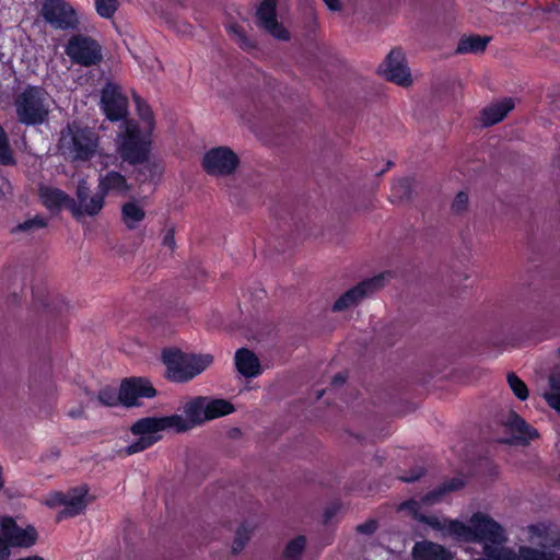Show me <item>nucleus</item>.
<instances>
[{
	"label": "nucleus",
	"instance_id": "f257e3e1",
	"mask_svg": "<svg viewBox=\"0 0 560 560\" xmlns=\"http://www.w3.org/2000/svg\"><path fill=\"white\" fill-rule=\"evenodd\" d=\"M162 362L165 365V378L172 383L186 384L205 372L212 363L209 353H189L178 348H164Z\"/></svg>",
	"mask_w": 560,
	"mask_h": 560
},
{
	"label": "nucleus",
	"instance_id": "f03ea898",
	"mask_svg": "<svg viewBox=\"0 0 560 560\" xmlns=\"http://www.w3.org/2000/svg\"><path fill=\"white\" fill-rule=\"evenodd\" d=\"M98 148L97 133L88 126L75 121L62 128L59 139V149L71 161H91Z\"/></svg>",
	"mask_w": 560,
	"mask_h": 560
},
{
	"label": "nucleus",
	"instance_id": "7ed1b4c3",
	"mask_svg": "<svg viewBox=\"0 0 560 560\" xmlns=\"http://www.w3.org/2000/svg\"><path fill=\"white\" fill-rule=\"evenodd\" d=\"M18 120L25 126H39L48 120L49 94L39 85H26L14 98Z\"/></svg>",
	"mask_w": 560,
	"mask_h": 560
},
{
	"label": "nucleus",
	"instance_id": "20e7f679",
	"mask_svg": "<svg viewBox=\"0 0 560 560\" xmlns=\"http://www.w3.org/2000/svg\"><path fill=\"white\" fill-rule=\"evenodd\" d=\"M152 133L153 131L143 129L139 121L126 119L124 130L118 137V153L122 161L132 165L148 161L151 152Z\"/></svg>",
	"mask_w": 560,
	"mask_h": 560
},
{
	"label": "nucleus",
	"instance_id": "39448f33",
	"mask_svg": "<svg viewBox=\"0 0 560 560\" xmlns=\"http://www.w3.org/2000/svg\"><path fill=\"white\" fill-rule=\"evenodd\" d=\"M40 15L54 30L74 31L80 24L75 9L66 0H44Z\"/></svg>",
	"mask_w": 560,
	"mask_h": 560
},
{
	"label": "nucleus",
	"instance_id": "423d86ee",
	"mask_svg": "<svg viewBox=\"0 0 560 560\" xmlns=\"http://www.w3.org/2000/svg\"><path fill=\"white\" fill-rule=\"evenodd\" d=\"M65 50L73 63L83 67L95 66L102 60L101 45L92 37L82 34L72 35Z\"/></svg>",
	"mask_w": 560,
	"mask_h": 560
},
{
	"label": "nucleus",
	"instance_id": "0eeeda50",
	"mask_svg": "<svg viewBox=\"0 0 560 560\" xmlns=\"http://www.w3.org/2000/svg\"><path fill=\"white\" fill-rule=\"evenodd\" d=\"M389 276L390 272H383L361 281L357 285L347 290L335 301L332 311L341 312L357 305L362 299L383 288L385 279Z\"/></svg>",
	"mask_w": 560,
	"mask_h": 560
},
{
	"label": "nucleus",
	"instance_id": "6e6552de",
	"mask_svg": "<svg viewBox=\"0 0 560 560\" xmlns=\"http://www.w3.org/2000/svg\"><path fill=\"white\" fill-rule=\"evenodd\" d=\"M238 164L237 154L229 147L212 148L202 159V167L209 175H231Z\"/></svg>",
	"mask_w": 560,
	"mask_h": 560
},
{
	"label": "nucleus",
	"instance_id": "1a4fd4ad",
	"mask_svg": "<svg viewBox=\"0 0 560 560\" xmlns=\"http://www.w3.org/2000/svg\"><path fill=\"white\" fill-rule=\"evenodd\" d=\"M378 73L387 81L400 86H409L412 82L401 48H393L385 60L378 66Z\"/></svg>",
	"mask_w": 560,
	"mask_h": 560
},
{
	"label": "nucleus",
	"instance_id": "9d476101",
	"mask_svg": "<svg viewBox=\"0 0 560 560\" xmlns=\"http://www.w3.org/2000/svg\"><path fill=\"white\" fill-rule=\"evenodd\" d=\"M120 394L121 406L132 408L141 406V398H154L158 390L148 378L131 376L120 382Z\"/></svg>",
	"mask_w": 560,
	"mask_h": 560
},
{
	"label": "nucleus",
	"instance_id": "9b49d317",
	"mask_svg": "<svg viewBox=\"0 0 560 560\" xmlns=\"http://www.w3.org/2000/svg\"><path fill=\"white\" fill-rule=\"evenodd\" d=\"M471 541H486L501 545L505 541L502 526L492 517L481 512L475 513L471 518Z\"/></svg>",
	"mask_w": 560,
	"mask_h": 560
},
{
	"label": "nucleus",
	"instance_id": "f8f14e48",
	"mask_svg": "<svg viewBox=\"0 0 560 560\" xmlns=\"http://www.w3.org/2000/svg\"><path fill=\"white\" fill-rule=\"evenodd\" d=\"M0 527L11 548H30L37 541L38 534L34 526L21 527L12 516H1Z\"/></svg>",
	"mask_w": 560,
	"mask_h": 560
},
{
	"label": "nucleus",
	"instance_id": "ddd939ff",
	"mask_svg": "<svg viewBox=\"0 0 560 560\" xmlns=\"http://www.w3.org/2000/svg\"><path fill=\"white\" fill-rule=\"evenodd\" d=\"M101 107L108 120L119 121L128 114V100L118 85L108 83L102 90Z\"/></svg>",
	"mask_w": 560,
	"mask_h": 560
},
{
	"label": "nucleus",
	"instance_id": "4468645a",
	"mask_svg": "<svg viewBox=\"0 0 560 560\" xmlns=\"http://www.w3.org/2000/svg\"><path fill=\"white\" fill-rule=\"evenodd\" d=\"M168 428H176L178 432L188 429L185 420L180 416L173 415L160 418L147 417L139 419L131 425V432L135 435H158L159 432Z\"/></svg>",
	"mask_w": 560,
	"mask_h": 560
},
{
	"label": "nucleus",
	"instance_id": "2eb2a0df",
	"mask_svg": "<svg viewBox=\"0 0 560 560\" xmlns=\"http://www.w3.org/2000/svg\"><path fill=\"white\" fill-rule=\"evenodd\" d=\"M278 0H262L257 8L258 25L277 39L289 40L290 34L278 21Z\"/></svg>",
	"mask_w": 560,
	"mask_h": 560
},
{
	"label": "nucleus",
	"instance_id": "dca6fc26",
	"mask_svg": "<svg viewBox=\"0 0 560 560\" xmlns=\"http://www.w3.org/2000/svg\"><path fill=\"white\" fill-rule=\"evenodd\" d=\"M422 521L438 530H445L452 537L462 541H471V524L467 525L458 520L439 518L438 516H424Z\"/></svg>",
	"mask_w": 560,
	"mask_h": 560
},
{
	"label": "nucleus",
	"instance_id": "f3484780",
	"mask_svg": "<svg viewBox=\"0 0 560 560\" xmlns=\"http://www.w3.org/2000/svg\"><path fill=\"white\" fill-rule=\"evenodd\" d=\"M88 493L89 488L86 486L73 488L66 493V503L63 510L58 513L57 520L61 521L83 513L88 505Z\"/></svg>",
	"mask_w": 560,
	"mask_h": 560
},
{
	"label": "nucleus",
	"instance_id": "a211bd4d",
	"mask_svg": "<svg viewBox=\"0 0 560 560\" xmlns=\"http://www.w3.org/2000/svg\"><path fill=\"white\" fill-rule=\"evenodd\" d=\"M97 189L105 197L108 195L125 196L130 190V186L121 173L108 171L98 177Z\"/></svg>",
	"mask_w": 560,
	"mask_h": 560
},
{
	"label": "nucleus",
	"instance_id": "6ab92c4d",
	"mask_svg": "<svg viewBox=\"0 0 560 560\" xmlns=\"http://www.w3.org/2000/svg\"><path fill=\"white\" fill-rule=\"evenodd\" d=\"M32 295L36 307H43L47 315L58 318L59 324L63 326V317L70 310L69 303L60 296L48 300L47 296H40L38 290L34 289L32 291Z\"/></svg>",
	"mask_w": 560,
	"mask_h": 560
},
{
	"label": "nucleus",
	"instance_id": "aec40b11",
	"mask_svg": "<svg viewBox=\"0 0 560 560\" xmlns=\"http://www.w3.org/2000/svg\"><path fill=\"white\" fill-rule=\"evenodd\" d=\"M235 366L238 373L247 378L256 377L261 373L258 357L247 348H241L236 351Z\"/></svg>",
	"mask_w": 560,
	"mask_h": 560
},
{
	"label": "nucleus",
	"instance_id": "412c9836",
	"mask_svg": "<svg viewBox=\"0 0 560 560\" xmlns=\"http://www.w3.org/2000/svg\"><path fill=\"white\" fill-rule=\"evenodd\" d=\"M515 104L513 98L505 97L488 107H485L480 113V120L483 126L490 127L504 119V117L514 108Z\"/></svg>",
	"mask_w": 560,
	"mask_h": 560
},
{
	"label": "nucleus",
	"instance_id": "4be33fe9",
	"mask_svg": "<svg viewBox=\"0 0 560 560\" xmlns=\"http://www.w3.org/2000/svg\"><path fill=\"white\" fill-rule=\"evenodd\" d=\"M415 560H452L448 550L432 541L416 542L412 549Z\"/></svg>",
	"mask_w": 560,
	"mask_h": 560
},
{
	"label": "nucleus",
	"instance_id": "5701e85b",
	"mask_svg": "<svg viewBox=\"0 0 560 560\" xmlns=\"http://www.w3.org/2000/svg\"><path fill=\"white\" fill-rule=\"evenodd\" d=\"M506 427L515 434L516 439L525 443H528L539 436L538 431L514 411L510 413Z\"/></svg>",
	"mask_w": 560,
	"mask_h": 560
},
{
	"label": "nucleus",
	"instance_id": "b1692460",
	"mask_svg": "<svg viewBox=\"0 0 560 560\" xmlns=\"http://www.w3.org/2000/svg\"><path fill=\"white\" fill-rule=\"evenodd\" d=\"M465 485H466V480L464 477H453L448 480H445L444 482L439 485L433 490L429 491L424 495L423 501L425 503H430V504L436 503V502L441 501V499L445 494L453 492V491H458V490L463 489L465 487Z\"/></svg>",
	"mask_w": 560,
	"mask_h": 560
},
{
	"label": "nucleus",
	"instance_id": "393cba45",
	"mask_svg": "<svg viewBox=\"0 0 560 560\" xmlns=\"http://www.w3.org/2000/svg\"><path fill=\"white\" fill-rule=\"evenodd\" d=\"M491 37L481 36L477 34L472 35H464L459 38L456 54L465 55V54H480L483 52L490 43Z\"/></svg>",
	"mask_w": 560,
	"mask_h": 560
},
{
	"label": "nucleus",
	"instance_id": "a878e982",
	"mask_svg": "<svg viewBox=\"0 0 560 560\" xmlns=\"http://www.w3.org/2000/svg\"><path fill=\"white\" fill-rule=\"evenodd\" d=\"M40 198L43 205L49 209H60L63 206H69L72 208L74 205V200L69 197L63 190L59 188H45L40 191Z\"/></svg>",
	"mask_w": 560,
	"mask_h": 560
},
{
	"label": "nucleus",
	"instance_id": "bb28decb",
	"mask_svg": "<svg viewBox=\"0 0 560 560\" xmlns=\"http://www.w3.org/2000/svg\"><path fill=\"white\" fill-rule=\"evenodd\" d=\"M145 218V211L136 201H128L121 207V219L127 229L135 230Z\"/></svg>",
	"mask_w": 560,
	"mask_h": 560
},
{
	"label": "nucleus",
	"instance_id": "cd10ccee",
	"mask_svg": "<svg viewBox=\"0 0 560 560\" xmlns=\"http://www.w3.org/2000/svg\"><path fill=\"white\" fill-rule=\"evenodd\" d=\"M208 397L198 396L188 401L185 406V413L194 424H201L206 419V407Z\"/></svg>",
	"mask_w": 560,
	"mask_h": 560
},
{
	"label": "nucleus",
	"instance_id": "c85d7f7f",
	"mask_svg": "<svg viewBox=\"0 0 560 560\" xmlns=\"http://www.w3.org/2000/svg\"><path fill=\"white\" fill-rule=\"evenodd\" d=\"M105 196L97 189L96 194L90 196L85 202L80 203L78 207L72 205V212L74 215L86 214L90 217L96 215L104 207Z\"/></svg>",
	"mask_w": 560,
	"mask_h": 560
},
{
	"label": "nucleus",
	"instance_id": "c756f323",
	"mask_svg": "<svg viewBox=\"0 0 560 560\" xmlns=\"http://www.w3.org/2000/svg\"><path fill=\"white\" fill-rule=\"evenodd\" d=\"M132 101L136 106L137 115L143 122L142 128L149 131H154L155 119L150 105L147 103L145 100H143L140 95H138L135 92L132 93Z\"/></svg>",
	"mask_w": 560,
	"mask_h": 560
},
{
	"label": "nucleus",
	"instance_id": "7c9ffc66",
	"mask_svg": "<svg viewBox=\"0 0 560 560\" xmlns=\"http://www.w3.org/2000/svg\"><path fill=\"white\" fill-rule=\"evenodd\" d=\"M235 408L232 402H230L226 399L222 398H214L207 400V407H206V419L213 420L220 417L228 416L232 412H234Z\"/></svg>",
	"mask_w": 560,
	"mask_h": 560
},
{
	"label": "nucleus",
	"instance_id": "2f4dec72",
	"mask_svg": "<svg viewBox=\"0 0 560 560\" xmlns=\"http://www.w3.org/2000/svg\"><path fill=\"white\" fill-rule=\"evenodd\" d=\"M413 192V178L404 177L396 180L392 186V197L402 200H410Z\"/></svg>",
	"mask_w": 560,
	"mask_h": 560
},
{
	"label": "nucleus",
	"instance_id": "473e14b6",
	"mask_svg": "<svg viewBox=\"0 0 560 560\" xmlns=\"http://www.w3.org/2000/svg\"><path fill=\"white\" fill-rule=\"evenodd\" d=\"M305 547L306 537L304 535H299L287 544L282 556L284 560H300Z\"/></svg>",
	"mask_w": 560,
	"mask_h": 560
},
{
	"label": "nucleus",
	"instance_id": "72a5a7b5",
	"mask_svg": "<svg viewBox=\"0 0 560 560\" xmlns=\"http://www.w3.org/2000/svg\"><path fill=\"white\" fill-rule=\"evenodd\" d=\"M0 164L4 166H13L16 164V160L13 155V150L10 145L9 137L0 125Z\"/></svg>",
	"mask_w": 560,
	"mask_h": 560
},
{
	"label": "nucleus",
	"instance_id": "f704fd0d",
	"mask_svg": "<svg viewBox=\"0 0 560 560\" xmlns=\"http://www.w3.org/2000/svg\"><path fill=\"white\" fill-rule=\"evenodd\" d=\"M97 400L105 407H116L121 405L120 388L117 390L115 387L106 385L97 393Z\"/></svg>",
	"mask_w": 560,
	"mask_h": 560
},
{
	"label": "nucleus",
	"instance_id": "c9c22d12",
	"mask_svg": "<svg viewBox=\"0 0 560 560\" xmlns=\"http://www.w3.org/2000/svg\"><path fill=\"white\" fill-rule=\"evenodd\" d=\"M506 378L508 384L512 392L514 393V395L520 400H526L529 395L526 384L514 372H510Z\"/></svg>",
	"mask_w": 560,
	"mask_h": 560
},
{
	"label": "nucleus",
	"instance_id": "e433bc0d",
	"mask_svg": "<svg viewBox=\"0 0 560 560\" xmlns=\"http://www.w3.org/2000/svg\"><path fill=\"white\" fill-rule=\"evenodd\" d=\"M160 439L159 435H139V439L126 447V453L132 455L152 446Z\"/></svg>",
	"mask_w": 560,
	"mask_h": 560
},
{
	"label": "nucleus",
	"instance_id": "4c0bfd02",
	"mask_svg": "<svg viewBox=\"0 0 560 560\" xmlns=\"http://www.w3.org/2000/svg\"><path fill=\"white\" fill-rule=\"evenodd\" d=\"M158 175L159 167L156 164L142 163L141 166L136 170L135 178L138 183L143 184L147 182H153Z\"/></svg>",
	"mask_w": 560,
	"mask_h": 560
},
{
	"label": "nucleus",
	"instance_id": "58836bf2",
	"mask_svg": "<svg viewBox=\"0 0 560 560\" xmlns=\"http://www.w3.org/2000/svg\"><path fill=\"white\" fill-rule=\"evenodd\" d=\"M95 9L100 16L110 19L118 9L117 0H95Z\"/></svg>",
	"mask_w": 560,
	"mask_h": 560
},
{
	"label": "nucleus",
	"instance_id": "ea45409f",
	"mask_svg": "<svg viewBox=\"0 0 560 560\" xmlns=\"http://www.w3.org/2000/svg\"><path fill=\"white\" fill-rule=\"evenodd\" d=\"M249 540V530L244 524L240 525L236 529L235 537L232 545V552L234 555L240 553L247 541Z\"/></svg>",
	"mask_w": 560,
	"mask_h": 560
},
{
	"label": "nucleus",
	"instance_id": "a19ab883",
	"mask_svg": "<svg viewBox=\"0 0 560 560\" xmlns=\"http://www.w3.org/2000/svg\"><path fill=\"white\" fill-rule=\"evenodd\" d=\"M47 226V220L44 217L35 215L16 225L14 231L26 232L34 229H43Z\"/></svg>",
	"mask_w": 560,
	"mask_h": 560
},
{
	"label": "nucleus",
	"instance_id": "79ce46f5",
	"mask_svg": "<svg viewBox=\"0 0 560 560\" xmlns=\"http://www.w3.org/2000/svg\"><path fill=\"white\" fill-rule=\"evenodd\" d=\"M518 560H542L545 550H539L528 546H522L518 549Z\"/></svg>",
	"mask_w": 560,
	"mask_h": 560
},
{
	"label": "nucleus",
	"instance_id": "37998d69",
	"mask_svg": "<svg viewBox=\"0 0 560 560\" xmlns=\"http://www.w3.org/2000/svg\"><path fill=\"white\" fill-rule=\"evenodd\" d=\"M31 388L33 390L40 392L46 397L54 396L56 394V392H57V386H56V384H55V382L52 381L51 377H46L45 378V384L43 386H37L36 381H34L31 384Z\"/></svg>",
	"mask_w": 560,
	"mask_h": 560
},
{
	"label": "nucleus",
	"instance_id": "c03bdc74",
	"mask_svg": "<svg viewBox=\"0 0 560 560\" xmlns=\"http://www.w3.org/2000/svg\"><path fill=\"white\" fill-rule=\"evenodd\" d=\"M468 206V195L465 191H459L452 203L453 212L460 213L467 209Z\"/></svg>",
	"mask_w": 560,
	"mask_h": 560
},
{
	"label": "nucleus",
	"instance_id": "a18cd8bd",
	"mask_svg": "<svg viewBox=\"0 0 560 560\" xmlns=\"http://www.w3.org/2000/svg\"><path fill=\"white\" fill-rule=\"evenodd\" d=\"M91 190L88 182L85 179H81L78 183L75 196L79 201V205L85 202L90 197Z\"/></svg>",
	"mask_w": 560,
	"mask_h": 560
},
{
	"label": "nucleus",
	"instance_id": "49530a36",
	"mask_svg": "<svg viewBox=\"0 0 560 560\" xmlns=\"http://www.w3.org/2000/svg\"><path fill=\"white\" fill-rule=\"evenodd\" d=\"M424 475L425 469L423 467H415L405 475L400 476L399 479L404 482H413L419 480Z\"/></svg>",
	"mask_w": 560,
	"mask_h": 560
},
{
	"label": "nucleus",
	"instance_id": "de8ad7c7",
	"mask_svg": "<svg viewBox=\"0 0 560 560\" xmlns=\"http://www.w3.org/2000/svg\"><path fill=\"white\" fill-rule=\"evenodd\" d=\"M357 532L363 535H372L377 529V522L375 520H368L357 526Z\"/></svg>",
	"mask_w": 560,
	"mask_h": 560
},
{
	"label": "nucleus",
	"instance_id": "09e8293b",
	"mask_svg": "<svg viewBox=\"0 0 560 560\" xmlns=\"http://www.w3.org/2000/svg\"><path fill=\"white\" fill-rule=\"evenodd\" d=\"M65 503H66V493L59 492V491L51 493L46 501V504L49 508L65 506Z\"/></svg>",
	"mask_w": 560,
	"mask_h": 560
},
{
	"label": "nucleus",
	"instance_id": "8fccbe9b",
	"mask_svg": "<svg viewBox=\"0 0 560 560\" xmlns=\"http://www.w3.org/2000/svg\"><path fill=\"white\" fill-rule=\"evenodd\" d=\"M339 512V505L334 503L327 506L323 514L324 524H328Z\"/></svg>",
	"mask_w": 560,
	"mask_h": 560
},
{
	"label": "nucleus",
	"instance_id": "3c124183",
	"mask_svg": "<svg viewBox=\"0 0 560 560\" xmlns=\"http://www.w3.org/2000/svg\"><path fill=\"white\" fill-rule=\"evenodd\" d=\"M548 405L560 412V393H550L546 395Z\"/></svg>",
	"mask_w": 560,
	"mask_h": 560
},
{
	"label": "nucleus",
	"instance_id": "603ef678",
	"mask_svg": "<svg viewBox=\"0 0 560 560\" xmlns=\"http://www.w3.org/2000/svg\"><path fill=\"white\" fill-rule=\"evenodd\" d=\"M229 30L231 32H233L235 35H237L240 42H241V46L242 47H247L248 46V39L244 33V31L237 26V25H230L229 26Z\"/></svg>",
	"mask_w": 560,
	"mask_h": 560
},
{
	"label": "nucleus",
	"instance_id": "864d4df0",
	"mask_svg": "<svg viewBox=\"0 0 560 560\" xmlns=\"http://www.w3.org/2000/svg\"><path fill=\"white\" fill-rule=\"evenodd\" d=\"M163 245L168 247L171 250L175 247V233L173 229H168L163 237Z\"/></svg>",
	"mask_w": 560,
	"mask_h": 560
},
{
	"label": "nucleus",
	"instance_id": "5fc2aeb1",
	"mask_svg": "<svg viewBox=\"0 0 560 560\" xmlns=\"http://www.w3.org/2000/svg\"><path fill=\"white\" fill-rule=\"evenodd\" d=\"M347 378H348L347 374L341 373V372L337 373L331 380V385L335 387L341 386L346 383Z\"/></svg>",
	"mask_w": 560,
	"mask_h": 560
},
{
	"label": "nucleus",
	"instance_id": "6e6d98bb",
	"mask_svg": "<svg viewBox=\"0 0 560 560\" xmlns=\"http://www.w3.org/2000/svg\"><path fill=\"white\" fill-rule=\"evenodd\" d=\"M327 8L330 11H340L341 10V2L340 0H323Z\"/></svg>",
	"mask_w": 560,
	"mask_h": 560
},
{
	"label": "nucleus",
	"instance_id": "4d7b16f0",
	"mask_svg": "<svg viewBox=\"0 0 560 560\" xmlns=\"http://www.w3.org/2000/svg\"><path fill=\"white\" fill-rule=\"evenodd\" d=\"M542 560H560V555L555 551H546Z\"/></svg>",
	"mask_w": 560,
	"mask_h": 560
},
{
	"label": "nucleus",
	"instance_id": "13d9d810",
	"mask_svg": "<svg viewBox=\"0 0 560 560\" xmlns=\"http://www.w3.org/2000/svg\"><path fill=\"white\" fill-rule=\"evenodd\" d=\"M552 389L560 390V373L551 380Z\"/></svg>",
	"mask_w": 560,
	"mask_h": 560
},
{
	"label": "nucleus",
	"instance_id": "bf43d9fd",
	"mask_svg": "<svg viewBox=\"0 0 560 560\" xmlns=\"http://www.w3.org/2000/svg\"><path fill=\"white\" fill-rule=\"evenodd\" d=\"M82 415V410H70L69 416L73 419L79 418Z\"/></svg>",
	"mask_w": 560,
	"mask_h": 560
},
{
	"label": "nucleus",
	"instance_id": "052dcab7",
	"mask_svg": "<svg viewBox=\"0 0 560 560\" xmlns=\"http://www.w3.org/2000/svg\"><path fill=\"white\" fill-rule=\"evenodd\" d=\"M150 323H151V326L154 327V328H158V326L160 325V323L158 322L156 317H152L150 319Z\"/></svg>",
	"mask_w": 560,
	"mask_h": 560
},
{
	"label": "nucleus",
	"instance_id": "680f3d73",
	"mask_svg": "<svg viewBox=\"0 0 560 560\" xmlns=\"http://www.w3.org/2000/svg\"><path fill=\"white\" fill-rule=\"evenodd\" d=\"M553 547L560 549V538H557L555 541H553Z\"/></svg>",
	"mask_w": 560,
	"mask_h": 560
},
{
	"label": "nucleus",
	"instance_id": "e2e57ef3",
	"mask_svg": "<svg viewBox=\"0 0 560 560\" xmlns=\"http://www.w3.org/2000/svg\"><path fill=\"white\" fill-rule=\"evenodd\" d=\"M12 300H13L14 303L18 302L19 295L16 293H13Z\"/></svg>",
	"mask_w": 560,
	"mask_h": 560
},
{
	"label": "nucleus",
	"instance_id": "0e129e2a",
	"mask_svg": "<svg viewBox=\"0 0 560 560\" xmlns=\"http://www.w3.org/2000/svg\"><path fill=\"white\" fill-rule=\"evenodd\" d=\"M323 395H324V390H319V392L317 393L316 398H317V399H320V398L323 397Z\"/></svg>",
	"mask_w": 560,
	"mask_h": 560
},
{
	"label": "nucleus",
	"instance_id": "69168bd1",
	"mask_svg": "<svg viewBox=\"0 0 560 560\" xmlns=\"http://www.w3.org/2000/svg\"><path fill=\"white\" fill-rule=\"evenodd\" d=\"M392 165H393V162H390V161H389V162L387 163V168H388V167H390Z\"/></svg>",
	"mask_w": 560,
	"mask_h": 560
},
{
	"label": "nucleus",
	"instance_id": "338daca9",
	"mask_svg": "<svg viewBox=\"0 0 560 560\" xmlns=\"http://www.w3.org/2000/svg\"><path fill=\"white\" fill-rule=\"evenodd\" d=\"M559 353H560V348H559Z\"/></svg>",
	"mask_w": 560,
	"mask_h": 560
}]
</instances>
